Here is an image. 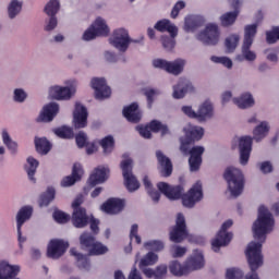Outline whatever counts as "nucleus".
I'll return each instance as SVG.
<instances>
[{
	"instance_id": "f257e3e1",
	"label": "nucleus",
	"mask_w": 279,
	"mask_h": 279,
	"mask_svg": "<svg viewBox=\"0 0 279 279\" xmlns=\"http://www.w3.org/2000/svg\"><path fill=\"white\" fill-rule=\"evenodd\" d=\"M183 132L185 137L180 138V149L185 156H189L190 154V171H198L199 167H202V155L204 154L205 148L204 146H194L191 149V143L201 141V138L204 136V128L187 124L184 126Z\"/></svg>"
},
{
	"instance_id": "f03ea898",
	"label": "nucleus",
	"mask_w": 279,
	"mask_h": 279,
	"mask_svg": "<svg viewBox=\"0 0 279 279\" xmlns=\"http://www.w3.org/2000/svg\"><path fill=\"white\" fill-rule=\"evenodd\" d=\"M269 130L271 126L269 122L262 121L254 130L253 137L252 136H242L239 140V149H240V165L242 167L247 166L250 162V156L252 154V143L255 141L256 143H260V141L267 138L269 134Z\"/></svg>"
},
{
	"instance_id": "7ed1b4c3",
	"label": "nucleus",
	"mask_w": 279,
	"mask_h": 279,
	"mask_svg": "<svg viewBox=\"0 0 279 279\" xmlns=\"http://www.w3.org/2000/svg\"><path fill=\"white\" fill-rule=\"evenodd\" d=\"M256 38V25H246L244 27V37L241 46V53L236 56L239 62H256L258 54L252 50Z\"/></svg>"
},
{
	"instance_id": "20e7f679",
	"label": "nucleus",
	"mask_w": 279,
	"mask_h": 279,
	"mask_svg": "<svg viewBox=\"0 0 279 279\" xmlns=\"http://www.w3.org/2000/svg\"><path fill=\"white\" fill-rule=\"evenodd\" d=\"M223 178L227 182L231 197H239L243 194V189H245V177L241 169L230 166L225 170Z\"/></svg>"
},
{
	"instance_id": "39448f33",
	"label": "nucleus",
	"mask_w": 279,
	"mask_h": 279,
	"mask_svg": "<svg viewBox=\"0 0 279 279\" xmlns=\"http://www.w3.org/2000/svg\"><path fill=\"white\" fill-rule=\"evenodd\" d=\"M65 86L53 85L49 88V95L57 101H69L77 93V80L70 78L64 82Z\"/></svg>"
},
{
	"instance_id": "423d86ee",
	"label": "nucleus",
	"mask_w": 279,
	"mask_h": 279,
	"mask_svg": "<svg viewBox=\"0 0 279 279\" xmlns=\"http://www.w3.org/2000/svg\"><path fill=\"white\" fill-rule=\"evenodd\" d=\"M123 160L120 163L122 175L124 179V185L129 193H134L141 189V183H138V179L132 173V167L134 166V161L132 158L128 156V154L123 155Z\"/></svg>"
},
{
	"instance_id": "0eeeda50",
	"label": "nucleus",
	"mask_w": 279,
	"mask_h": 279,
	"mask_svg": "<svg viewBox=\"0 0 279 279\" xmlns=\"http://www.w3.org/2000/svg\"><path fill=\"white\" fill-rule=\"evenodd\" d=\"M169 239L172 243H182L185 239L193 241L192 235L189 234V229H186V218L183 214L177 215L175 226L170 229Z\"/></svg>"
},
{
	"instance_id": "6e6552de",
	"label": "nucleus",
	"mask_w": 279,
	"mask_h": 279,
	"mask_svg": "<svg viewBox=\"0 0 279 279\" xmlns=\"http://www.w3.org/2000/svg\"><path fill=\"white\" fill-rule=\"evenodd\" d=\"M196 38L203 43V45H208L211 47L219 45V40L221 38V31L219 29V25L215 23L207 24L205 28L196 35Z\"/></svg>"
},
{
	"instance_id": "1a4fd4ad",
	"label": "nucleus",
	"mask_w": 279,
	"mask_h": 279,
	"mask_svg": "<svg viewBox=\"0 0 279 279\" xmlns=\"http://www.w3.org/2000/svg\"><path fill=\"white\" fill-rule=\"evenodd\" d=\"M110 45L114 47L121 53H125L128 49H130V44L134 43L132 38H130V33L125 28H117L113 31L110 39Z\"/></svg>"
},
{
	"instance_id": "9d476101",
	"label": "nucleus",
	"mask_w": 279,
	"mask_h": 279,
	"mask_svg": "<svg viewBox=\"0 0 279 279\" xmlns=\"http://www.w3.org/2000/svg\"><path fill=\"white\" fill-rule=\"evenodd\" d=\"M32 213H34V209L31 206H25L16 215L17 242L21 252H23V245L27 242V235H24L21 229L26 221H29Z\"/></svg>"
},
{
	"instance_id": "9b49d317",
	"label": "nucleus",
	"mask_w": 279,
	"mask_h": 279,
	"mask_svg": "<svg viewBox=\"0 0 279 279\" xmlns=\"http://www.w3.org/2000/svg\"><path fill=\"white\" fill-rule=\"evenodd\" d=\"M153 66L167 71V73H171V75H180V73L184 71V66H186V60L177 59L174 61H167L165 59H155L153 60Z\"/></svg>"
},
{
	"instance_id": "f8f14e48",
	"label": "nucleus",
	"mask_w": 279,
	"mask_h": 279,
	"mask_svg": "<svg viewBox=\"0 0 279 279\" xmlns=\"http://www.w3.org/2000/svg\"><path fill=\"white\" fill-rule=\"evenodd\" d=\"M232 220H227L222 223L216 238L211 241V247L214 252H219L220 247H226L232 241V233L228 232L229 228L233 226Z\"/></svg>"
},
{
	"instance_id": "ddd939ff",
	"label": "nucleus",
	"mask_w": 279,
	"mask_h": 279,
	"mask_svg": "<svg viewBox=\"0 0 279 279\" xmlns=\"http://www.w3.org/2000/svg\"><path fill=\"white\" fill-rule=\"evenodd\" d=\"M204 192L202 191V182L197 181L192 189L182 196V204L185 208H193L197 202H202Z\"/></svg>"
},
{
	"instance_id": "4468645a",
	"label": "nucleus",
	"mask_w": 279,
	"mask_h": 279,
	"mask_svg": "<svg viewBox=\"0 0 279 279\" xmlns=\"http://www.w3.org/2000/svg\"><path fill=\"white\" fill-rule=\"evenodd\" d=\"M136 130L143 138H151V132H160L161 136H167V134H169V126H167V124H162L158 120H153L146 126H137Z\"/></svg>"
},
{
	"instance_id": "2eb2a0df",
	"label": "nucleus",
	"mask_w": 279,
	"mask_h": 279,
	"mask_svg": "<svg viewBox=\"0 0 279 279\" xmlns=\"http://www.w3.org/2000/svg\"><path fill=\"white\" fill-rule=\"evenodd\" d=\"M66 250H69V242H64L63 240H51L47 247V256L48 258H52L53 260H58L61 256H64Z\"/></svg>"
},
{
	"instance_id": "dca6fc26",
	"label": "nucleus",
	"mask_w": 279,
	"mask_h": 279,
	"mask_svg": "<svg viewBox=\"0 0 279 279\" xmlns=\"http://www.w3.org/2000/svg\"><path fill=\"white\" fill-rule=\"evenodd\" d=\"M92 88L94 89L96 99L102 100L108 99L112 95V90L106 83L104 77H94L90 81Z\"/></svg>"
},
{
	"instance_id": "f3484780",
	"label": "nucleus",
	"mask_w": 279,
	"mask_h": 279,
	"mask_svg": "<svg viewBox=\"0 0 279 279\" xmlns=\"http://www.w3.org/2000/svg\"><path fill=\"white\" fill-rule=\"evenodd\" d=\"M73 125L76 130H82L88 125V109L81 102H76L73 111Z\"/></svg>"
},
{
	"instance_id": "a211bd4d",
	"label": "nucleus",
	"mask_w": 279,
	"mask_h": 279,
	"mask_svg": "<svg viewBox=\"0 0 279 279\" xmlns=\"http://www.w3.org/2000/svg\"><path fill=\"white\" fill-rule=\"evenodd\" d=\"M59 112L60 105H58V102H49L48 105H45L40 111L37 118V123H51Z\"/></svg>"
},
{
	"instance_id": "6ab92c4d",
	"label": "nucleus",
	"mask_w": 279,
	"mask_h": 279,
	"mask_svg": "<svg viewBox=\"0 0 279 279\" xmlns=\"http://www.w3.org/2000/svg\"><path fill=\"white\" fill-rule=\"evenodd\" d=\"M234 11L227 12L220 16L222 27H230L236 23L239 16V8L243 5V0H229Z\"/></svg>"
},
{
	"instance_id": "aec40b11",
	"label": "nucleus",
	"mask_w": 279,
	"mask_h": 279,
	"mask_svg": "<svg viewBox=\"0 0 279 279\" xmlns=\"http://www.w3.org/2000/svg\"><path fill=\"white\" fill-rule=\"evenodd\" d=\"M213 117H215V105H213L210 99H206L197 108L196 121L199 123H206V121H209Z\"/></svg>"
},
{
	"instance_id": "412c9836",
	"label": "nucleus",
	"mask_w": 279,
	"mask_h": 279,
	"mask_svg": "<svg viewBox=\"0 0 279 279\" xmlns=\"http://www.w3.org/2000/svg\"><path fill=\"white\" fill-rule=\"evenodd\" d=\"M185 265L190 274L202 269L205 265L204 253L197 250L193 251V253L185 259Z\"/></svg>"
},
{
	"instance_id": "4be33fe9",
	"label": "nucleus",
	"mask_w": 279,
	"mask_h": 279,
	"mask_svg": "<svg viewBox=\"0 0 279 279\" xmlns=\"http://www.w3.org/2000/svg\"><path fill=\"white\" fill-rule=\"evenodd\" d=\"M195 87H193V83L189 81V78H180L178 84L173 86L172 97L173 99H184L187 93H193Z\"/></svg>"
},
{
	"instance_id": "5701e85b",
	"label": "nucleus",
	"mask_w": 279,
	"mask_h": 279,
	"mask_svg": "<svg viewBox=\"0 0 279 279\" xmlns=\"http://www.w3.org/2000/svg\"><path fill=\"white\" fill-rule=\"evenodd\" d=\"M157 189L160 191V193L166 195L168 199H180V197H182V193H184V189H182V186H172L166 182H159L157 184Z\"/></svg>"
},
{
	"instance_id": "b1692460",
	"label": "nucleus",
	"mask_w": 279,
	"mask_h": 279,
	"mask_svg": "<svg viewBox=\"0 0 279 279\" xmlns=\"http://www.w3.org/2000/svg\"><path fill=\"white\" fill-rule=\"evenodd\" d=\"M125 207V202L121 198H109L106 203H104L100 207L102 213L107 215H119L121 210Z\"/></svg>"
},
{
	"instance_id": "393cba45",
	"label": "nucleus",
	"mask_w": 279,
	"mask_h": 279,
	"mask_svg": "<svg viewBox=\"0 0 279 279\" xmlns=\"http://www.w3.org/2000/svg\"><path fill=\"white\" fill-rule=\"evenodd\" d=\"M206 23V19H204L203 15H187L184 19V32H187V34H193L194 32H197L202 25Z\"/></svg>"
},
{
	"instance_id": "a878e982",
	"label": "nucleus",
	"mask_w": 279,
	"mask_h": 279,
	"mask_svg": "<svg viewBox=\"0 0 279 279\" xmlns=\"http://www.w3.org/2000/svg\"><path fill=\"white\" fill-rule=\"evenodd\" d=\"M232 102L240 108V110H247L254 108L256 100L250 92L242 93L239 97H233Z\"/></svg>"
},
{
	"instance_id": "bb28decb",
	"label": "nucleus",
	"mask_w": 279,
	"mask_h": 279,
	"mask_svg": "<svg viewBox=\"0 0 279 279\" xmlns=\"http://www.w3.org/2000/svg\"><path fill=\"white\" fill-rule=\"evenodd\" d=\"M156 156L159 162V171L161 175H163V178H169V175L173 173V165L171 163V159L165 156V154H162L160 150L156 151Z\"/></svg>"
},
{
	"instance_id": "cd10ccee",
	"label": "nucleus",
	"mask_w": 279,
	"mask_h": 279,
	"mask_svg": "<svg viewBox=\"0 0 279 279\" xmlns=\"http://www.w3.org/2000/svg\"><path fill=\"white\" fill-rule=\"evenodd\" d=\"M90 217L86 214L85 208H76L72 214V223L74 228H86Z\"/></svg>"
},
{
	"instance_id": "c85d7f7f",
	"label": "nucleus",
	"mask_w": 279,
	"mask_h": 279,
	"mask_svg": "<svg viewBox=\"0 0 279 279\" xmlns=\"http://www.w3.org/2000/svg\"><path fill=\"white\" fill-rule=\"evenodd\" d=\"M109 173L110 169L104 166L97 167L89 177V184H92V186H96V184H104V182L108 180Z\"/></svg>"
},
{
	"instance_id": "c756f323",
	"label": "nucleus",
	"mask_w": 279,
	"mask_h": 279,
	"mask_svg": "<svg viewBox=\"0 0 279 279\" xmlns=\"http://www.w3.org/2000/svg\"><path fill=\"white\" fill-rule=\"evenodd\" d=\"M21 266L10 265L8 262H0V279H10L19 276Z\"/></svg>"
},
{
	"instance_id": "7c9ffc66",
	"label": "nucleus",
	"mask_w": 279,
	"mask_h": 279,
	"mask_svg": "<svg viewBox=\"0 0 279 279\" xmlns=\"http://www.w3.org/2000/svg\"><path fill=\"white\" fill-rule=\"evenodd\" d=\"M123 117L131 123H138L143 117V113H141V110L138 109V104L133 102L130 106L124 107Z\"/></svg>"
},
{
	"instance_id": "2f4dec72",
	"label": "nucleus",
	"mask_w": 279,
	"mask_h": 279,
	"mask_svg": "<svg viewBox=\"0 0 279 279\" xmlns=\"http://www.w3.org/2000/svg\"><path fill=\"white\" fill-rule=\"evenodd\" d=\"M39 165L40 162H38V159L34 157H27L24 171H26L27 178L33 184H36V171Z\"/></svg>"
},
{
	"instance_id": "473e14b6",
	"label": "nucleus",
	"mask_w": 279,
	"mask_h": 279,
	"mask_svg": "<svg viewBox=\"0 0 279 279\" xmlns=\"http://www.w3.org/2000/svg\"><path fill=\"white\" fill-rule=\"evenodd\" d=\"M23 12V1L21 0H11L7 4V16L10 21L17 19Z\"/></svg>"
},
{
	"instance_id": "72a5a7b5",
	"label": "nucleus",
	"mask_w": 279,
	"mask_h": 279,
	"mask_svg": "<svg viewBox=\"0 0 279 279\" xmlns=\"http://www.w3.org/2000/svg\"><path fill=\"white\" fill-rule=\"evenodd\" d=\"M155 29H157V32H168V34H170L172 38H175V36H178V26H175L169 20L158 21L155 24Z\"/></svg>"
},
{
	"instance_id": "f704fd0d",
	"label": "nucleus",
	"mask_w": 279,
	"mask_h": 279,
	"mask_svg": "<svg viewBox=\"0 0 279 279\" xmlns=\"http://www.w3.org/2000/svg\"><path fill=\"white\" fill-rule=\"evenodd\" d=\"M169 270L172 274V276H177L178 278H182V276H189V268L186 266V262L182 265L178 260H172L169 264Z\"/></svg>"
},
{
	"instance_id": "c9c22d12",
	"label": "nucleus",
	"mask_w": 279,
	"mask_h": 279,
	"mask_svg": "<svg viewBox=\"0 0 279 279\" xmlns=\"http://www.w3.org/2000/svg\"><path fill=\"white\" fill-rule=\"evenodd\" d=\"M1 138L3 145L11 151V154H16L19 149V143L16 141L12 140V136L10 135V132H8L5 129L1 132Z\"/></svg>"
},
{
	"instance_id": "e433bc0d",
	"label": "nucleus",
	"mask_w": 279,
	"mask_h": 279,
	"mask_svg": "<svg viewBox=\"0 0 279 279\" xmlns=\"http://www.w3.org/2000/svg\"><path fill=\"white\" fill-rule=\"evenodd\" d=\"M70 254L76 258V263L80 269H85L86 271L90 269V260H88V256L78 253L75 248L70 250Z\"/></svg>"
},
{
	"instance_id": "4c0bfd02",
	"label": "nucleus",
	"mask_w": 279,
	"mask_h": 279,
	"mask_svg": "<svg viewBox=\"0 0 279 279\" xmlns=\"http://www.w3.org/2000/svg\"><path fill=\"white\" fill-rule=\"evenodd\" d=\"M92 27L98 36H108V34H110V28L108 27L106 20L101 17H97L92 24Z\"/></svg>"
},
{
	"instance_id": "58836bf2",
	"label": "nucleus",
	"mask_w": 279,
	"mask_h": 279,
	"mask_svg": "<svg viewBox=\"0 0 279 279\" xmlns=\"http://www.w3.org/2000/svg\"><path fill=\"white\" fill-rule=\"evenodd\" d=\"M96 242L97 240H95V236H93V234L88 232H84L80 236L81 247L85 252H90L92 247L95 245Z\"/></svg>"
},
{
	"instance_id": "ea45409f",
	"label": "nucleus",
	"mask_w": 279,
	"mask_h": 279,
	"mask_svg": "<svg viewBox=\"0 0 279 279\" xmlns=\"http://www.w3.org/2000/svg\"><path fill=\"white\" fill-rule=\"evenodd\" d=\"M53 199H56V189L48 187L39 197L40 208L49 206Z\"/></svg>"
},
{
	"instance_id": "a19ab883",
	"label": "nucleus",
	"mask_w": 279,
	"mask_h": 279,
	"mask_svg": "<svg viewBox=\"0 0 279 279\" xmlns=\"http://www.w3.org/2000/svg\"><path fill=\"white\" fill-rule=\"evenodd\" d=\"M35 145L41 156H47V153L51 151V143L46 137L35 138Z\"/></svg>"
},
{
	"instance_id": "79ce46f5",
	"label": "nucleus",
	"mask_w": 279,
	"mask_h": 279,
	"mask_svg": "<svg viewBox=\"0 0 279 279\" xmlns=\"http://www.w3.org/2000/svg\"><path fill=\"white\" fill-rule=\"evenodd\" d=\"M240 40H241V36H239V34L229 35L225 39V47H226L228 53H232L236 50V47H239Z\"/></svg>"
},
{
	"instance_id": "37998d69",
	"label": "nucleus",
	"mask_w": 279,
	"mask_h": 279,
	"mask_svg": "<svg viewBox=\"0 0 279 279\" xmlns=\"http://www.w3.org/2000/svg\"><path fill=\"white\" fill-rule=\"evenodd\" d=\"M60 0H49L44 8V12L47 16H57L58 12H60Z\"/></svg>"
},
{
	"instance_id": "c03bdc74",
	"label": "nucleus",
	"mask_w": 279,
	"mask_h": 279,
	"mask_svg": "<svg viewBox=\"0 0 279 279\" xmlns=\"http://www.w3.org/2000/svg\"><path fill=\"white\" fill-rule=\"evenodd\" d=\"M158 263V254L154 252H148L144 257L140 260V269H145V267H150L151 265H156Z\"/></svg>"
},
{
	"instance_id": "a18cd8bd",
	"label": "nucleus",
	"mask_w": 279,
	"mask_h": 279,
	"mask_svg": "<svg viewBox=\"0 0 279 279\" xmlns=\"http://www.w3.org/2000/svg\"><path fill=\"white\" fill-rule=\"evenodd\" d=\"M100 147H102L104 154H112V150L114 149V137L112 136H106L100 142Z\"/></svg>"
},
{
	"instance_id": "49530a36",
	"label": "nucleus",
	"mask_w": 279,
	"mask_h": 279,
	"mask_svg": "<svg viewBox=\"0 0 279 279\" xmlns=\"http://www.w3.org/2000/svg\"><path fill=\"white\" fill-rule=\"evenodd\" d=\"M53 133L59 138H73V129L71 126H60L57 129H53Z\"/></svg>"
},
{
	"instance_id": "de8ad7c7",
	"label": "nucleus",
	"mask_w": 279,
	"mask_h": 279,
	"mask_svg": "<svg viewBox=\"0 0 279 279\" xmlns=\"http://www.w3.org/2000/svg\"><path fill=\"white\" fill-rule=\"evenodd\" d=\"M108 246L104 245L102 243L96 241L92 246V250L88 251L89 256H101L107 254Z\"/></svg>"
},
{
	"instance_id": "09e8293b",
	"label": "nucleus",
	"mask_w": 279,
	"mask_h": 279,
	"mask_svg": "<svg viewBox=\"0 0 279 279\" xmlns=\"http://www.w3.org/2000/svg\"><path fill=\"white\" fill-rule=\"evenodd\" d=\"M144 247H146V250H150L151 252H162V250H165V243L159 240H149L144 243Z\"/></svg>"
},
{
	"instance_id": "8fccbe9b",
	"label": "nucleus",
	"mask_w": 279,
	"mask_h": 279,
	"mask_svg": "<svg viewBox=\"0 0 279 279\" xmlns=\"http://www.w3.org/2000/svg\"><path fill=\"white\" fill-rule=\"evenodd\" d=\"M186 246H180L178 244H173L170 246V255L172 256V258H182L186 255Z\"/></svg>"
},
{
	"instance_id": "3c124183",
	"label": "nucleus",
	"mask_w": 279,
	"mask_h": 279,
	"mask_svg": "<svg viewBox=\"0 0 279 279\" xmlns=\"http://www.w3.org/2000/svg\"><path fill=\"white\" fill-rule=\"evenodd\" d=\"M27 100V92L24 88H15L13 90V101H15V104H25V101Z\"/></svg>"
},
{
	"instance_id": "603ef678",
	"label": "nucleus",
	"mask_w": 279,
	"mask_h": 279,
	"mask_svg": "<svg viewBox=\"0 0 279 279\" xmlns=\"http://www.w3.org/2000/svg\"><path fill=\"white\" fill-rule=\"evenodd\" d=\"M210 60L214 62V64H222V66L226 69H232L233 66L232 59L228 57L211 56Z\"/></svg>"
},
{
	"instance_id": "864d4df0",
	"label": "nucleus",
	"mask_w": 279,
	"mask_h": 279,
	"mask_svg": "<svg viewBox=\"0 0 279 279\" xmlns=\"http://www.w3.org/2000/svg\"><path fill=\"white\" fill-rule=\"evenodd\" d=\"M266 40L268 45H275L279 40V26L272 27L271 31L266 32Z\"/></svg>"
},
{
	"instance_id": "5fc2aeb1",
	"label": "nucleus",
	"mask_w": 279,
	"mask_h": 279,
	"mask_svg": "<svg viewBox=\"0 0 279 279\" xmlns=\"http://www.w3.org/2000/svg\"><path fill=\"white\" fill-rule=\"evenodd\" d=\"M49 17L45 21L44 29L45 32H53L58 27V16L48 15Z\"/></svg>"
},
{
	"instance_id": "6e6d98bb",
	"label": "nucleus",
	"mask_w": 279,
	"mask_h": 279,
	"mask_svg": "<svg viewBox=\"0 0 279 279\" xmlns=\"http://www.w3.org/2000/svg\"><path fill=\"white\" fill-rule=\"evenodd\" d=\"M181 112L189 119H195L197 121V111H195V109H193V106H191V105L182 106Z\"/></svg>"
},
{
	"instance_id": "4d7b16f0",
	"label": "nucleus",
	"mask_w": 279,
	"mask_h": 279,
	"mask_svg": "<svg viewBox=\"0 0 279 279\" xmlns=\"http://www.w3.org/2000/svg\"><path fill=\"white\" fill-rule=\"evenodd\" d=\"M226 279H243V270L239 268L227 269Z\"/></svg>"
},
{
	"instance_id": "13d9d810",
	"label": "nucleus",
	"mask_w": 279,
	"mask_h": 279,
	"mask_svg": "<svg viewBox=\"0 0 279 279\" xmlns=\"http://www.w3.org/2000/svg\"><path fill=\"white\" fill-rule=\"evenodd\" d=\"M71 175L76 179V182H80L82 180V175H84V168L82 167V163L73 165Z\"/></svg>"
},
{
	"instance_id": "bf43d9fd",
	"label": "nucleus",
	"mask_w": 279,
	"mask_h": 279,
	"mask_svg": "<svg viewBox=\"0 0 279 279\" xmlns=\"http://www.w3.org/2000/svg\"><path fill=\"white\" fill-rule=\"evenodd\" d=\"M130 239L131 241L135 240V243H137V245H141L142 239L141 235H138V225L134 223L131 226Z\"/></svg>"
},
{
	"instance_id": "052dcab7",
	"label": "nucleus",
	"mask_w": 279,
	"mask_h": 279,
	"mask_svg": "<svg viewBox=\"0 0 279 279\" xmlns=\"http://www.w3.org/2000/svg\"><path fill=\"white\" fill-rule=\"evenodd\" d=\"M175 37L171 36V37H167V36H162L161 37V43L163 48H166L167 51H171V49H173V47H175Z\"/></svg>"
},
{
	"instance_id": "680f3d73",
	"label": "nucleus",
	"mask_w": 279,
	"mask_h": 279,
	"mask_svg": "<svg viewBox=\"0 0 279 279\" xmlns=\"http://www.w3.org/2000/svg\"><path fill=\"white\" fill-rule=\"evenodd\" d=\"M184 8H186V2H184L182 0L178 1L174 4V7H173V9L171 11V17L172 19H178V15L180 14V11L184 10Z\"/></svg>"
},
{
	"instance_id": "e2e57ef3",
	"label": "nucleus",
	"mask_w": 279,
	"mask_h": 279,
	"mask_svg": "<svg viewBox=\"0 0 279 279\" xmlns=\"http://www.w3.org/2000/svg\"><path fill=\"white\" fill-rule=\"evenodd\" d=\"M53 219L57 221V223H66V221L70 219V216L61 210H57L53 213Z\"/></svg>"
},
{
	"instance_id": "0e129e2a",
	"label": "nucleus",
	"mask_w": 279,
	"mask_h": 279,
	"mask_svg": "<svg viewBox=\"0 0 279 279\" xmlns=\"http://www.w3.org/2000/svg\"><path fill=\"white\" fill-rule=\"evenodd\" d=\"M159 94L160 92H158V89L149 88L145 90L148 108H151V104H154V97H156V95H159Z\"/></svg>"
},
{
	"instance_id": "69168bd1",
	"label": "nucleus",
	"mask_w": 279,
	"mask_h": 279,
	"mask_svg": "<svg viewBox=\"0 0 279 279\" xmlns=\"http://www.w3.org/2000/svg\"><path fill=\"white\" fill-rule=\"evenodd\" d=\"M99 36L96 31L92 26H89L83 34V40L90 41L95 40Z\"/></svg>"
},
{
	"instance_id": "338daca9",
	"label": "nucleus",
	"mask_w": 279,
	"mask_h": 279,
	"mask_svg": "<svg viewBox=\"0 0 279 279\" xmlns=\"http://www.w3.org/2000/svg\"><path fill=\"white\" fill-rule=\"evenodd\" d=\"M76 179L71 175H68V177H64L62 180H61V186L63 189H69V186H73L75 184Z\"/></svg>"
},
{
	"instance_id": "774afa93",
	"label": "nucleus",
	"mask_w": 279,
	"mask_h": 279,
	"mask_svg": "<svg viewBox=\"0 0 279 279\" xmlns=\"http://www.w3.org/2000/svg\"><path fill=\"white\" fill-rule=\"evenodd\" d=\"M167 276V265H160L155 270V279H162Z\"/></svg>"
}]
</instances>
